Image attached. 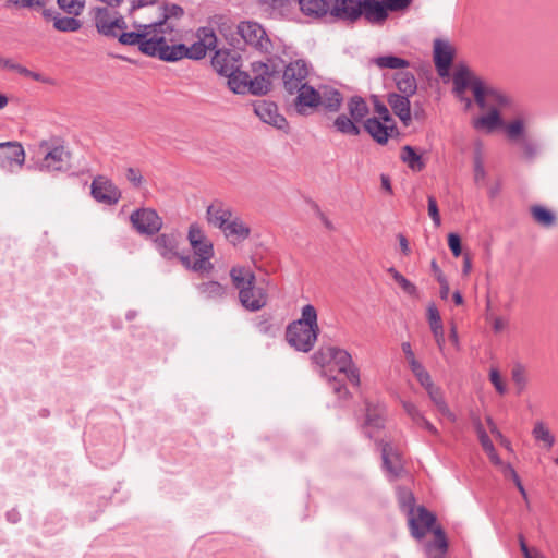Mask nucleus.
<instances>
[{
	"label": "nucleus",
	"mask_w": 558,
	"mask_h": 558,
	"mask_svg": "<svg viewBox=\"0 0 558 558\" xmlns=\"http://www.w3.org/2000/svg\"><path fill=\"white\" fill-rule=\"evenodd\" d=\"M489 379L492 384L494 385L495 389L500 393L504 395L506 392V386L501 379L500 373L498 369H490L489 373Z\"/></svg>",
	"instance_id": "obj_63"
},
{
	"label": "nucleus",
	"mask_w": 558,
	"mask_h": 558,
	"mask_svg": "<svg viewBox=\"0 0 558 558\" xmlns=\"http://www.w3.org/2000/svg\"><path fill=\"white\" fill-rule=\"evenodd\" d=\"M427 205H428V215H429V217L432 218L434 225L436 227H439L440 223H441V219H440V215H439V210H438V205H437L436 198L434 196H428Z\"/></svg>",
	"instance_id": "obj_58"
},
{
	"label": "nucleus",
	"mask_w": 558,
	"mask_h": 558,
	"mask_svg": "<svg viewBox=\"0 0 558 558\" xmlns=\"http://www.w3.org/2000/svg\"><path fill=\"white\" fill-rule=\"evenodd\" d=\"M383 468L390 481L397 480L404 472L401 459L393 452L392 446L388 442L381 445Z\"/></svg>",
	"instance_id": "obj_23"
},
{
	"label": "nucleus",
	"mask_w": 558,
	"mask_h": 558,
	"mask_svg": "<svg viewBox=\"0 0 558 558\" xmlns=\"http://www.w3.org/2000/svg\"><path fill=\"white\" fill-rule=\"evenodd\" d=\"M230 277L233 286L239 290V299L244 308L256 312L266 305L267 293L264 288L256 286L254 272L233 267L230 270Z\"/></svg>",
	"instance_id": "obj_4"
},
{
	"label": "nucleus",
	"mask_w": 558,
	"mask_h": 558,
	"mask_svg": "<svg viewBox=\"0 0 558 558\" xmlns=\"http://www.w3.org/2000/svg\"><path fill=\"white\" fill-rule=\"evenodd\" d=\"M25 162V151L17 142L0 143V168L10 172L21 169Z\"/></svg>",
	"instance_id": "obj_15"
},
{
	"label": "nucleus",
	"mask_w": 558,
	"mask_h": 558,
	"mask_svg": "<svg viewBox=\"0 0 558 558\" xmlns=\"http://www.w3.org/2000/svg\"><path fill=\"white\" fill-rule=\"evenodd\" d=\"M312 359L315 364L322 367V375L327 378L330 389L339 399H347L350 392L345 385L331 374L333 369L343 374L353 386H360V371L347 350L337 347L320 348L313 354Z\"/></svg>",
	"instance_id": "obj_1"
},
{
	"label": "nucleus",
	"mask_w": 558,
	"mask_h": 558,
	"mask_svg": "<svg viewBox=\"0 0 558 558\" xmlns=\"http://www.w3.org/2000/svg\"><path fill=\"white\" fill-rule=\"evenodd\" d=\"M207 50L206 45L199 40L190 47L184 44L168 43L165 40L160 60L166 62H177L183 58L201 60L205 58Z\"/></svg>",
	"instance_id": "obj_9"
},
{
	"label": "nucleus",
	"mask_w": 558,
	"mask_h": 558,
	"mask_svg": "<svg viewBox=\"0 0 558 558\" xmlns=\"http://www.w3.org/2000/svg\"><path fill=\"white\" fill-rule=\"evenodd\" d=\"M364 130L379 145H386L390 137L399 135L396 123L384 124L376 117L367 118L363 123Z\"/></svg>",
	"instance_id": "obj_20"
},
{
	"label": "nucleus",
	"mask_w": 558,
	"mask_h": 558,
	"mask_svg": "<svg viewBox=\"0 0 558 558\" xmlns=\"http://www.w3.org/2000/svg\"><path fill=\"white\" fill-rule=\"evenodd\" d=\"M428 532H433L435 539L424 544V551L428 557H433L436 554L444 555L448 549V541L445 531L441 526H435L433 524Z\"/></svg>",
	"instance_id": "obj_33"
},
{
	"label": "nucleus",
	"mask_w": 558,
	"mask_h": 558,
	"mask_svg": "<svg viewBox=\"0 0 558 558\" xmlns=\"http://www.w3.org/2000/svg\"><path fill=\"white\" fill-rule=\"evenodd\" d=\"M197 291L203 299L210 301H220L227 294L226 287L218 281L202 282L197 286Z\"/></svg>",
	"instance_id": "obj_39"
},
{
	"label": "nucleus",
	"mask_w": 558,
	"mask_h": 558,
	"mask_svg": "<svg viewBox=\"0 0 558 558\" xmlns=\"http://www.w3.org/2000/svg\"><path fill=\"white\" fill-rule=\"evenodd\" d=\"M179 235L177 233H161L154 239L156 251L165 259H173L178 254Z\"/></svg>",
	"instance_id": "obj_26"
},
{
	"label": "nucleus",
	"mask_w": 558,
	"mask_h": 558,
	"mask_svg": "<svg viewBox=\"0 0 558 558\" xmlns=\"http://www.w3.org/2000/svg\"><path fill=\"white\" fill-rule=\"evenodd\" d=\"M238 34L245 44L252 46L257 51L270 53L272 47L271 40L259 23L243 21L238 25Z\"/></svg>",
	"instance_id": "obj_10"
},
{
	"label": "nucleus",
	"mask_w": 558,
	"mask_h": 558,
	"mask_svg": "<svg viewBox=\"0 0 558 558\" xmlns=\"http://www.w3.org/2000/svg\"><path fill=\"white\" fill-rule=\"evenodd\" d=\"M530 211L535 222L539 226L551 228L556 225V215L550 209L541 205H534L531 207Z\"/></svg>",
	"instance_id": "obj_44"
},
{
	"label": "nucleus",
	"mask_w": 558,
	"mask_h": 558,
	"mask_svg": "<svg viewBox=\"0 0 558 558\" xmlns=\"http://www.w3.org/2000/svg\"><path fill=\"white\" fill-rule=\"evenodd\" d=\"M319 97H322L320 105L330 112H337L343 101L341 93L329 86H325L319 90Z\"/></svg>",
	"instance_id": "obj_35"
},
{
	"label": "nucleus",
	"mask_w": 558,
	"mask_h": 558,
	"mask_svg": "<svg viewBox=\"0 0 558 558\" xmlns=\"http://www.w3.org/2000/svg\"><path fill=\"white\" fill-rule=\"evenodd\" d=\"M211 65L218 74L228 77L232 72L241 69V56L231 49H218L211 58Z\"/></svg>",
	"instance_id": "obj_17"
},
{
	"label": "nucleus",
	"mask_w": 558,
	"mask_h": 558,
	"mask_svg": "<svg viewBox=\"0 0 558 558\" xmlns=\"http://www.w3.org/2000/svg\"><path fill=\"white\" fill-rule=\"evenodd\" d=\"M389 15L384 0H362L361 19L373 26H381L386 23Z\"/></svg>",
	"instance_id": "obj_21"
},
{
	"label": "nucleus",
	"mask_w": 558,
	"mask_h": 558,
	"mask_svg": "<svg viewBox=\"0 0 558 558\" xmlns=\"http://www.w3.org/2000/svg\"><path fill=\"white\" fill-rule=\"evenodd\" d=\"M58 7L68 15L78 16L85 9V0H57Z\"/></svg>",
	"instance_id": "obj_50"
},
{
	"label": "nucleus",
	"mask_w": 558,
	"mask_h": 558,
	"mask_svg": "<svg viewBox=\"0 0 558 558\" xmlns=\"http://www.w3.org/2000/svg\"><path fill=\"white\" fill-rule=\"evenodd\" d=\"M532 436L537 444L547 450L551 449L556 442L554 434L543 421H536L532 429Z\"/></svg>",
	"instance_id": "obj_38"
},
{
	"label": "nucleus",
	"mask_w": 558,
	"mask_h": 558,
	"mask_svg": "<svg viewBox=\"0 0 558 558\" xmlns=\"http://www.w3.org/2000/svg\"><path fill=\"white\" fill-rule=\"evenodd\" d=\"M48 146L47 143H43L41 147ZM70 154L64 149L62 145H54L53 147H47L45 156L40 162V170L53 172L63 171L68 168Z\"/></svg>",
	"instance_id": "obj_16"
},
{
	"label": "nucleus",
	"mask_w": 558,
	"mask_h": 558,
	"mask_svg": "<svg viewBox=\"0 0 558 558\" xmlns=\"http://www.w3.org/2000/svg\"><path fill=\"white\" fill-rule=\"evenodd\" d=\"M396 282L401 287V289L411 296L417 295V288L414 283L408 280L403 275L398 276Z\"/></svg>",
	"instance_id": "obj_59"
},
{
	"label": "nucleus",
	"mask_w": 558,
	"mask_h": 558,
	"mask_svg": "<svg viewBox=\"0 0 558 558\" xmlns=\"http://www.w3.org/2000/svg\"><path fill=\"white\" fill-rule=\"evenodd\" d=\"M318 332L317 311L312 304H306L302 307L301 318L288 325L286 339L296 351L306 353L314 348Z\"/></svg>",
	"instance_id": "obj_2"
},
{
	"label": "nucleus",
	"mask_w": 558,
	"mask_h": 558,
	"mask_svg": "<svg viewBox=\"0 0 558 558\" xmlns=\"http://www.w3.org/2000/svg\"><path fill=\"white\" fill-rule=\"evenodd\" d=\"M397 497L400 509L408 517L410 533L416 541H422L433 524L436 523V515L424 506L415 507V497L407 487L397 488Z\"/></svg>",
	"instance_id": "obj_3"
},
{
	"label": "nucleus",
	"mask_w": 558,
	"mask_h": 558,
	"mask_svg": "<svg viewBox=\"0 0 558 558\" xmlns=\"http://www.w3.org/2000/svg\"><path fill=\"white\" fill-rule=\"evenodd\" d=\"M427 316H428V323L430 326V330L433 332V336L435 338L437 347L439 348L440 351H442L445 343H446L445 330H444V325L441 322L439 311L437 310L435 304L428 305Z\"/></svg>",
	"instance_id": "obj_32"
},
{
	"label": "nucleus",
	"mask_w": 558,
	"mask_h": 558,
	"mask_svg": "<svg viewBox=\"0 0 558 558\" xmlns=\"http://www.w3.org/2000/svg\"><path fill=\"white\" fill-rule=\"evenodd\" d=\"M232 217V209L228 206H225L221 202L213 203L207 207L206 210V219L208 223L220 230Z\"/></svg>",
	"instance_id": "obj_29"
},
{
	"label": "nucleus",
	"mask_w": 558,
	"mask_h": 558,
	"mask_svg": "<svg viewBox=\"0 0 558 558\" xmlns=\"http://www.w3.org/2000/svg\"><path fill=\"white\" fill-rule=\"evenodd\" d=\"M113 17L107 8L96 9L95 25L99 34L106 37H116V34L111 32Z\"/></svg>",
	"instance_id": "obj_41"
},
{
	"label": "nucleus",
	"mask_w": 558,
	"mask_h": 558,
	"mask_svg": "<svg viewBox=\"0 0 558 558\" xmlns=\"http://www.w3.org/2000/svg\"><path fill=\"white\" fill-rule=\"evenodd\" d=\"M488 100L500 109H508L513 112L518 110L517 100L512 96L493 86L488 87Z\"/></svg>",
	"instance_id": "obj_37"
},
{
	"label": "nucleus",
	"mask_w": 558,
	"mask_h": 558,
	"mask_svg": "<svg viewBox=\"0 0 558 558\" xmlns=\"http://www.w3.org/2000/svg\"><path fill=\"white\" fill-rule=\"evenodd\" d=\"M295 93L298 95L294 100V107L301 114H306L308 110H313L320 105L322 97H319V90L308 84L296 89Z\"/></svg>",
	"instance_id": "obj_22"
},
{
	"label": "nucleus",
	"mask_w": 558,
	"mask_h": 558,
	"mask_svg": "<svg viewBox=\"0 0 558 558\" xmlns=\"http://www.w3.org/2000/svg\"><path fill=\"white\" fill-rule=\"evenodd\" d=\"M335 129L344 135L357 136L361 133V129L356 122L344 113L339 114L333 121Z\"/></svg>",
	"instance_id": "obj_46"
},
{
	"label": "nucleus",
	"mask_w": 558,
	"mask_h": 558,
	"mask_svg": "<svg viewBox=\"0 0 558 558\" xmlns=\"http://www.w3.org/2000/svg\"><path fill=\"white\" fill-rule=\"evenodd\" d=\"M254 113L264 122L278 130H287L288 121L279 113L278 107L274 101L260 99L252 104Z\"/></svg>",
	"instance_id": "obj_14"
},
{
	"label": "nucleus",
	"mask_w": 558,
	"mask_h": 558,
	"mask_svg": "<svg viewBox=\"0 0 558 558\" xmlns=\"http://www.w3.org/2000/svg\"><path fill=\"white\" fill-rule=\"evenodd\" d=\"M480 440V444L483 448V450L487 453L489 460L495 464V465H502V461L501 459L499 458L495 447H494V444L492 442L489 436H483L482 438L478 439Z\"/></svg>",
	"instance_id": "obj_53"
},
{
	"label": "nucleus",
	"mask_w": 558,
	"mask_h": 558,
	"mask_svg": "<svg viewBox=\"0 0 558 558\" xmlns=\"http://www.w3.org/2000/svg\"><path fill=\"white\" fill-rule=\"evenodd\" d=\"M48 0H8L7 7L15 10H28L36 11L43 14V10L46 8Z\"/></svg>",
	"instance_id": "obj_48"
},
{
	"label": "nucleus",
	"mask_w": 558,
	"mask_h": 558,
	"mask_svg": "<svg viewBox=\"0 0 558 558\" xmlns=\"http://www.w3.org/2000/svg\"><path fill=\"white\" fill-rule=\"evenodd\" d=\"M387 12H399L408 9L413 0H384Z\"/></svg>",
	"instance_id": "obj_57"
},
{
	"label": "nucleus",
	"mask_w": 558,
	"mask_h": 558,
	"mask_svg": "<svg viewBox=\"0 0 558 558\" xmlns=\"http://www.w3.org/2000/svg\"><path fill=\"white\" fill-rule=\"evenodd\" d=\"M520 144H521V148H522V151H523V157L527 161L534 160L535 157L538 154V146H537V144L532 142L531 140H529L526 137L522 138Z\"/></svg>",
	"instance_id": "obj_55"
},
{
	"label": "nucleus",
	"mask_w": 558,
	"mask_h": 558,
	"mask_svg": "<svg viewBox=\"0 0 558 558\" xmlns=\"http://www.w3.org/2000/svg\"><path fill=\"white\" fill-rule=\"evenodd\" d=\"M43 17L47 21H53V27L59 32H77L82 27V22L76 16H62L52 9L43 10Z\"/></svg>",
	"instance_id": "obj_27"
},
{
	"label": "nucleus",
	"mask_w": 558,
	"mask_h": 558,
	"mask_svg": "<svg viewBox=\"0 0 558 558\" xmlns=\"http://www.w3.org/2000/svg\"><path fill=\"white\" fill-rule=\"evenodd\" d=\"M362 0H332L331 16L336 21L355 24L361 20Z\"/></svg>",
	"instance_id": "obj_19"
},
{
	"label": "nucleus",
	"mask_w": 558,
	"mask_h": 558,
	"mask_svg": "<svg viewBox=\"0 0 558 558\" xmlns=\"http://www.w3.org/2000/svg\"><path fill=\"white\" fill-rule=\"evenodd\" d=\"M298 4L306 16L322 19L331 15L332 0H298Z\"/></svg>",
	"instance_id": "obj_31"
},
{
	"label": "nucleus",
	"mask_w": 558,
	"mask_h": 558,
	"mask_svg": "<svg viewBox=\"0 0 558 558\" xmlns=\"http://www.w3.org/2000/svg\"><path fill=\"white\" fill-rule=\"evenodd\" d=\"M387 102L402 124L409 126L412 122L410 97L398 93H389L387 95Z\"/></svg>",
	"instance_id": "obj_24"
},
{
	"label": "nucleus",
	"mask_w": 558,
	"mask_h": 558,
	"mask_svg": "<svg viewBox=\"0 0 558 558\" xmlns=\"http://www.w3.org/2000/svg\"><path fill=\"white\" fill-rule=\"evenodd\" d=\"M453 92L460 101L465 104L466 108L472 106L471 98L464 96L465 89L471 87L477 106L482 109L486 108V98H488V87L478 77L472 74L466 65H460L452 76Z\"/></svg>",
	"instance_id": "obj_6"
},
{
	"label": "nucleus",
	"mask_w": 558,
	"mask_h": 558,
	"mask_svg": "<svg viewBox=\"0 0 558 558\" xmlns=\"http://www.w3.org/2000/svg\"><path fill=\"white\" fill-rule=\"evenodd\" d=\"M504 124L498 109L493 108L487 114L481 116L473 121L476 130H486L488 132Z\"/></svg>",
	"instance_id": "obj_43"
},
{
	"label": "nucleus",
	"mask_w": 558,
	"mask_h": 558,
	"mask_svg": "<svg viewBox=\"0 0 558 558\" xmlns=\"http://www.w3.org/2000/svg\"><path fill=\"white\" fill-rule=\"evenodd\" d=\"M161 10V17L156 22L149 23L148 28L153 27L165 40L172 43L174 40L171 35L177 31L178 26L174 20H180L184 15V10L181 5L175 3H165Z\"/></svg>",
	"instance_id": "obj_11"
},
{
	"label": "nucleus",
	"mask_w": 558,
	"mask_h": 558,
	"mask_svg": "<svg viewBox=\"0 0 558 558\" xmlns=\"http://www.w3.org/2000/svg\"><path fill=\"white\" fill-rule=\"evenodd\" d=\"M448 245H449V248L452 252V255L454 257H458L461 255V252H462L461 239L457 233H449Z\"/></svg>",
	"instance_id": "obj_60"
},
{
	"label": "nucleus",
	"mask_w": 558,
	"mask_h": 558,
	"mask_svg": "<svg viewBox=\"0 0 558 558\" xmlns=\"http://www.w3.org/2000/svg\"><path fill=\"white\" fill-rule=\"evenodd\" d=\"M410 368L414 376L416 377L417 381L425 389L434 384L429 373L417 360L410 361Z\"/></svg>",
	"instance_id": "obj_49"
},
{
	"label": "nucleus",
	"mask_w": 558,
	"mask_h": 558,
	"mask_svg": "<svg viewBox=\"0 0 558 558\" xmlns=\"http://www.w3.org/2000/svg\"><path fill=\"white\" fill-rule=\"evenodd\" d=\"M281 72L283 87L289 94H294L296 89L307 84L305 80L308 75V65L303 59L283 64Z\"/></svg>",
	"instance_id": "obj_13"
},
{
	"label": "nucleus",
	"mask_w": 558,
	"mask_h": 558,
	"mask_svg": "<svg viewBox=\"0 0 558 558\" xmlns=\"http://www.w3.org/2000/svg\"><path fill=\"white\" fill-rule=\"evenodd\" d=\"M117 38L120 44L138 46L142 53L160 60L165 39L153 27L148 28V24H138L136 32H121Z\"/></svg>",
	"instance_id": "obj_7"
},
{
	"label": "nucleus",
	"mask_w": 558,
	"mask_h": 558,
	"mask_svg": "<svg viewBox=\"0 0 558 558\" xmlns=\"http://www.w3.org/2000/svg\"><path fill=\"white\" fill-rule=\"evenodd\" d=\"M90 193L94 199L106 205H114L121 198L120 190L104 177H97L93 180Z\"/></svg>",
	"instance_id": "obj_18"
},
{
	"label": "nucleus",
	"mask_w": 558,
	"mask_h": 558,
	"mask_svg": "<svg viewBox=\"0 0 558 558\" xmlns=\"http://www.w3.org/2000/svg\"><path fill=\"white\" fill-rule=\"evenodd\" d=\"M524 123L521 119H515L506 125V134L512 142L524 138Z\"/></svg>",
	"instance_id": "obj_51"
},
{
	"label": "nucleus",
	"mask_w": 558,
	"mask_h": 558,
	"mask_svg": "<svg viewBox=\"0 0 558 558\" xmlns=\"http://www.w3.org/2000/svg\"><path fill=\"white\" fill-rule=\"evenodd\" d=\"M197 36L199 41L206 45L207 49H214L216 47L217 37L213 28L201 27L197 32Z\"/></svg>",
	"instance_id": "obj_54"
},
{
	"label": "nucleus",
	"mask_w": 558,
	"mask_h": 558,
	"mask_svg": "<svg viewBox=\"0 0 558 558\" xmlns=\"http://www.w3.org/2000/svg\"><path fill=\"white\" fill-rule=\"evenodd\" d=\"M432 402L437 407L440 402L446 401L442 391L439 387L434 384L425 389Z\"/></svg>",
	"instance_id": "obj_61"
},
{
	"label": "nucleus",
	"mask_w": 558,
	"mask_h": 558,
	"mask_svg": "<svg viewBox=\"0 0 558 558\" xmlns=\"http://www.w3.org/2000/svg\"><path fill=\"white\" fill-rule=\"evenodd\" d=\"M384 408L383 405L373 407L366 403V417L364 423V434L368 438H375V433L384 427Z\"/></svg>",
	"instance_id": "obj_28"
},
{
	"label": "nucleus",
	"mask_w": 558,
	"mask_h": 558,
	"mask_svg": "<svg viewBox=\"0 0 558 558\" xmlns=\"http://www.w3.org/2000/svg\"><path fill=\"white\" fill-rule=\"evenodd\" d=\"M400 158L413 171H422L425 168L422 156L410 145H405L401 148Z\"/></svg>",
	"instance_id": "obj_45"
},
{
	"label": "nucleus",
	"mask_w": 558,
	"mask_h": 558,
	"mask_svg": "<svg viewBox=\"0 0 558 558\" xmlns=\"http://www.w3.org/2000/svg\"><path fill=\"white\" fill-rule=\"evenodd\" d=\"M350 117L356 122H362L368 114L369 108L365 99L361 96H352L347 104Z\"/></svg>",
	"instance_id": "obj_42"
},
{
	"label": "nucleus",
	"mask_w": 558,
	"mask_h": 558,
	"mask_svg": "<svg viewBox=\"0 0 558 558\" xmlns=\"http://www.w3.org/2000/svg\"><path fill=\"white\" fill-rule=\"evenodd\" d=\"M511 377L518 387V393H521L527 384L525 367L522 364H515L511 371Z\"/></svg>",
	"instance_id": "obj_52"
},
{
	"label": "nucleus",
	"mask_w": 558,
	"mask_h": 558,
	"mask_svg": "<svg viewBox=\"0 0 558 558\" xmlns=\"http://www.w3.org/2000/svg\"><path fill=\"white\" fill-rule=\"evenodd\" d=\"M372 63L378 66L379 69H404L410 65V62L407 59L388 54V56H379L372 60Z\"/></svg>",
	"instance_id": "obj_47"
},
{
	"label": "nucleus",
	"mask_w": 558,
	"mask_h": 558,
	"mask_svg": "<svg viewBox=\"0 0 558 558\" xmlns=\"http://www.w3.org/2000/svg\"><path fill=\"white\" fill-rule=\"evenodd\" d=\"M283 66L280 58H269L267 62L256 61L252 63L251 94L256 96L266 95L272 82L279 78Z\"/></svg>",
	"instance_id": "obj_8"
},
{
	"label": "nucleus",
	"mask_w": 558,
	"mask_h": 558,
	"mask_svg": "<svg viewBox=\"0 0 558 558\" xmlns=\"http://www.w3.org/2000/svg\"><path fill=\"white\" fill-rule=\"evenodd\" d=\"M251 75L247 72L235 70L228 76V86L234 94H251Z\"/></svg>",
	"instance_id": "obj_34"
},
{
	"label": "nucleus",
	"mask_w": 558,
	"mask_h": 558,
	"mask_svg": "<svg viewBox=\"0 0 558 558\" xmlns=\"http://www.w3.org/2000/svg\"><path fill=\"white\" fill-rule=\"evenodd\" d=\"M187 240L197 258L192 262L190 256H180L183 266L197 272H210L214 269V265L210 263L214 256V246L197 223H192L189 227Z\"/></svg>",
	"instance_id": "obj_5"
},
{
	"label": "nucleus",
	"mask_w": 558,
	"mask_h": 558,
	"mask_svg": "<svg viewBox=\"0 0 558 558\" xmlns=\"http://www.w3.org/2000/svg\"><path fill=\"white\" fill-rule=\"evenodd\" d=\"M258 2L272 16H284L294 4H298V0H258Z\"/></svg>",
	"instance_id": "obj_40"
},
{
	"label": "nucleus",
	"mask_w": 558,
	"mask_h": 558,
	"mask_svg": "<svg viewBox=\"0 0 558 558\" xmlns=\"http://www.w3.org/2000/svg\"><path fill=\"white\" fill-rule=\"evenodd\" d=\"M452 59L453 50L451 46L447 41L436 39L434 41V62L440 76L448 74Z\"/></svg>",
	"instance_id": "obj_25"
},
{
	"label": "nucleus",
	"mask_w": 558,
	"mask_h": 558,
	"mask_svg": "<svg viewBox=\"0 0 558 558\" xmlns=\"http://www.w3.org/2000/svg\"><path fill=\"white\" fill-rule=\"evenodd\" d=\"M125 177L130 183H132L133 186L140 187L143 184V175L142 173L132 167L126 169Z\"/></svg>",
	"instance_id": "obj_62"
},
{
	"label": "nucleus",
	"mask_w": 558,
	"mask_h": 558,
	"mask_svg": "<svg viewBox=\"0 0 558 558\" xmlns=\"http://www.w3.org/2000/svg\"><path fill=\"white\" fill-rule=\"evenodd\" d=\"M126 28H128V24H126L124 17L120 14H117L112 20V27H111V32L116 34L114 38H117L121 32H126L125 31Z\"/></svg>",
	"instance_id": "obj_64"
},
{
	"label": "nucleus",
	"mask_w": 558,
	"mask_h": 558,
	"mask_svg": "<svg viewBox=\"0 0 558 558\" xmlns=\"http://www.w3.org/2000/svg\"><path fill=\"white\" fill-rule=\"evenodd\" d=\"M398 94L412 97L417 90V83L411 72H398L393 76Z\"/></svg>",
	"instance_id": "obj_36"
},
{
	"label": "nucleus",
	"mask_w": 558,
	"mask_h": 558,
	"mask_svg": "<svg viewBox=\"0 0 558 558\" xmlns=\"http://www.w3.org/2000/svg\"><path fill=\"white\" fill-rule=\"evenodd\" d=\"M225 236L233 244L250 236V228L239 217H232L221 229Z\"/></svg>",
	"instance_id": "obj_30"
},
{
	"label": "nucleus",
	"mask_w": 558,
	"mask_h": 558,
	"mask_svg": "<svg viewBox=\"0 0 558 558\" xmlns=\"http://www.w3.org/2000/svg\"><path fill=\"white\" fill-rule=\"evenodd\" d=\"M485 178H486V171L484 168L481 153H480V150H477L474 156V180L476 183H480V182L485 181Z\"/></svg>",
	"instance_id": "obj_56"
},
{
	"label": "nucleus",
	"mask_w": 558,
	"mask_h": 558,
	"mask_svg": "<svg viewBox=\"0 0 558 558\" xmlns=\"http://www.w3.org/2000/svg\"><path fill=\"white\" fill-rule=\"evenodd\" d=\"M130 220L140 234L154 235L162 228V219L153 208H138L134 210Z\"/></svg>",
	"instance_id": "obj_12"
}]
</instances>
